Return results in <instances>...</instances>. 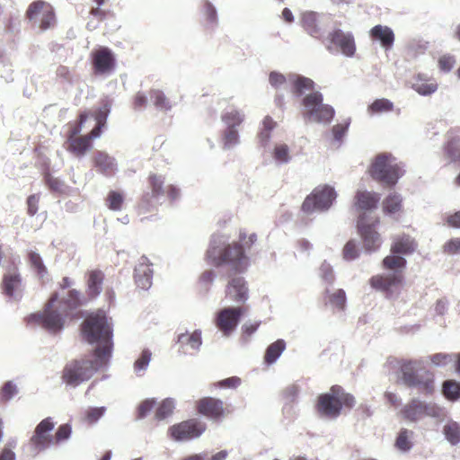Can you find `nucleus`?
Returning <instances> with one entry per match:
<instances>
[{
  "instance_id": "1",
  "label": "nucleus",
  "mask_w": 460,
  "mask_h": 460,
  "mask_svg": "<svg viewBox=\"0 0 460 460\" xmlns=\"http://www.w3.org/2000/svg\"><path fill=\"white\" fill-rule=\"evenodd\" d=\"M84 339L89 343H96L93 350L98 355L111 358L113 350L112 328L105 313L98 311L90 314L81 325Z\"/></svg>"
},
{
  "instance_id": "2",
  "label": "nucleus",
  "mask_w": 460,
  "mask_h": 460,
  "mask_svg": "<svg viewBox=\"0 0 460 460\" xmlns=\"http://www.w3.org/2000/svg\"><path fill=\"white\" fill-rule=\"evenodd\" d=\"M111 358L93 351L91 356L72 359L63 368L61 378L68 385L77 386L91 379L100 369L106 367Z\"/></svg>"
},
{
  "instance_id": "3",
  "label": "nucleus",
  "mask_w": 460,
  "mask_h": 460,
  "mask_svg": "<svg viewBox=\"0 0 460 460\" xmlns=\"http://www.w3.org/2000/svg\"><path fill=\"white\" fill-rule=\"evenodd\" d=\"M55 422L51 417L43 419L34 429L28 441V447L33 455H38L52 446H57L70 438L72 429L67 423L60 425L55 434L52 431Z\"/></svg>"
},
{
  "instance_id": "4",
  "label": "nucleus",
  "mask_w": 460,
  "mask_h": 460,
  "mask_svg": "<svg viewBox=\"0 0 460 460\" xmlns=\"http://www.w3.org/2000/svg\"><path fill=\"white\" fill-rule=\"evenodd\" d=\"M206 261L215 267L228 265L235 272H243L249 264L243 245L238 243L217 244L213 243L206 252Z\"/></svg>"
},
{
  "instance_id": "5",
  "label": "nucleus",
  "mask_w": 460,
  "mask_h": 460,
  "mask_svg": "<svg viewBox=\"0 0 460 460\" xmlns=\"http://www.w3.org/2000/svg\"><path fill=\"white\" fill-rule=\"evenodd\" d=\"M356 404L355 397L338 385H332L328 393L317 397L316 411L324 417L335 419L341 413L342 408L352 409Z\"/></svg>"
},
{
  "instance_id": "6",
  "label": "nucleus",
  "mask_w": 460,
  "mask_h": 460,
  "mask_svg": "<svg viewBox=\"0 0 460 460\" xmlns=\"http://www.w3.org/2000/svg\"><path fill=\"white\" fill-rule=\"evenodd\" d=\"M58 293L51 295L40 312L33 313L24 318L27 325L40 326L50 333L59 332L65 326L66 314L57 305Z\"/></svg>"
},
{
  "instance_id": "7",
  "label": "nucleus",
  "mask_w": 460,
  "mask_h": 460,
  "mask_svg": "<svg viewBox=\"0 0 460 460\" xmlns=\"http://www.w3.org/2000/svg\"><path fill=\"white\" fill-rule=\"evenodd\" d=\"M368 173L373 180L386 187H394L404 171L396 159L388 153L378 154L372 161Z\"/></svg>"
},
{
  "instance_id": "8",
  "label": "nucleus",
  "mask_w": 460,
  "mask_h": 460,
  "mask_svg": "<svg viewBox=\"0 0 460 460\" xmlns=\"http://www.w3.org/2000/svg\"><path fill=\"white\" fill-rule=\"evenodd\" d=\"M25 17L33 26H38L41 31L50 29L56 24L54 8L44 0L31 3L25 12Z\"/></svg>"
},
{
  "instance_id": "9",
  "label": "nucleus",
  "mask_w": 460,
  "mask_h": 460,
  "mask_svg": "<svg viewBox=\"0 0 460 460\" xmlns=\"http://www.w3.org/2000/svg\"><path fill=\"white\" fill-rule=\"evenodd\" d=\"M400 415L407 421L417 422L425 417H441L443 409L434 402L427 403L412 399L401 409Z\"/></svg>"
},
{
  "instance_id": "10",
  "label": "nucleus",
  "mask_w": 460,
  "mask_h": 460,
  "mask_svg": "<svg viewBox=\"0 0 460 460\" xmlns=\"http://www.w3.org/2000/svg\"><path fill=\"white\" fill-rule=\"evenodd\" d=\"M336 198L333 188L330 186L318 187L308 195L302 204L304 212L311 213L314 210L328 209Z\"/></svg>"
},
{
  "instance_id": "11",
  "label": "nucleus",
  "mask_w": 460,
  "mask_h": 460,
  "mask_svg": "<svg viewBox=\"0 0 460 460\" xmlns=\"http://www.w3.org/2000/svg\"><path fill=\"white\" fill-rule=\"evenodd\" d=\"M326 41L325 46L329 51L335 48L347 57H352L356 52L355 39L350 32L334 29L328 33Z\"/></svg>"
},
{
  "instance_id": "12",
  "label": "nucleus",
  "mask_w": 460,
  "mask_h": 460,
  "mask_svg": "<svg viewBox=\"0 0 460 460\" xmlns=\"http://www.w3.org/2000/svg\"><path fill=\"white\" fill-rule=\"evenodd\" d=\"M379 217H376L371 224H367L362 217L358 222V231L362 239L364 249L368 252H376L382 245V238L376 231Z\"/></svg>"
},
{
  "instance_id": "13",
  "label": "nucleus",
  "mask_w": 460,
  "mask_h": 460,
  "mask_svg": "<svg viewBox=\"0 0 460 460\" xmlns=\"http://www.w3.org/2000/svg\"><path fill=\"white\" fill-rule=\"evenodd\" d=\"M196 409L199 414L217 421L231 412L222 400L208 396L197 401Z\"/></svg>"
},
{
  "instance_id": "14",
  "label": "nucleus",
  "mask_w": 460,
  "mask_h": 460,
  "mask_svg": "<svg viewBox=\"0 0 460 460\" xmlns=\"http://www.w3.org/2000/svg\"><path fill=\"white\" fill-rule=\"evenodd\" d=\"M246 309L241 306L223 308L217 313L215 324L225 336H229L237 327Z\"/></svg>"
},
{
  "instance_id": "15",
  "label": "nucleus",
  "mask_w": 460,
  "mask_h": 460,
  "mask_svg": "<svg viewBox=\"0 0 460 460\" xmlns=\"http://www.w3.org/2000/svg\"><path fill=\"white\" fill-rule=\"evenodd\" d=\"M205 429V424L191 419L170 427L169 434L173 439L182 441L199 437Z\"/></svg>"
},
{
  "instance_id": "16",
  "label": "nucleus",
  "mask_w": 460,
  "mask_h": 460,
  "mask_svg": "<svg viewBox=\"0 0 460 460\" xmlns=\"http://www.w3.org/2000/svg\"><path fill=\"white\" fill-rule=\"evenodd\" d=\"M404 276L401 271L390 274H376L370 278V286L378 291L385 293L387 296H392L394 289L399 288L403 282Z\"/></svg>"
},
{
  "instance_id": "17",
  "label": "nucleus",
  "mask_w": 460,
  "mask_h": 460,
  "mask_svg": "<svg viewBox=\"0 0 460 460\" xmlns=\"http://www.w3.org/2000/svg\"><path fill=\"white\" fill-rule=\"evenodd\" d=\"M92 64L95 75L111 73L115 67V58L107 47H100L92 52Z\"/></svg>"
},
{
  "instance_id": "18",
  "label": "nucleus",
  "mask_w": 460,
  "mask_h": 460,
  "mask_svg": "<svg viewBox=\"0 0 460 460\" xmlns=\"http://www.w3.org/2000/svg\"><path fill=\"white\" fill-rule=\"evenodd\" d=\"M1 288L3 293L15 300L22 296V279L16 267L5 272L3 276Z\"/></svg>"
},
{
  "instance_id": "19",
  "label": "nucleus",
  "mask_w": 460,
  "mask_h": 460,
  "mask_svg": "<svg viewBox=\"0 0 460 460\" xmlns=\"http://www.w3.org/2000/svg\"><path fill=\"white\" fill-rule=\"evenodd\" d=\"M99 128H93L90 133L76 137L66 142V150L77 157L84 156L93 147V140L99 137Z\"/></svg>"
},
{
  "instance_id": "20",
  "label": "nucleus",
  "mask_w": 460,
  "mask_h": 460,
  "mask_svg": "<svg viewBox=\"0 0 460 460\" xmlns=\"http://www.w3.org/2000/svg\"><path fill=\"white\" fill-rule=\"evenodd\" d=\"M226 296L235 303H245L249 297V289L244 278H231L226 288Z\"/></svg>"
},
{
  "instance_id": "21",
  "label": "nucleus",
  "mask_w": 460,
  "mask_h": 460,
  "mask_svg": "<svg viewBox=\"0 0 460 460\" xmlns=\"http://www.w3.org/2000/svg\"><path fill=\"white\" fill-rule=\"evenodd\" d=\"M105 279L104 272L100 269H92L85 273V293L88 299L96 298L102 291Z\"/></svg>"
},
{
  "instance_id": "22",
  "label": "nucleus",
  "mask_w": 460,
  "mask_h": 460,
  "mask_svg": "<svg viewBox=\"0 0 460 460\" xmlns=\"http://www.w3.org/2000/svg\"><path fill=\"white\" fill-rule=\"evenodd\" d=\"M151 265L148 258L142 256L135 268V282L141 289L146 290L152 285L153 270L151 269Z\"/></svg>"
},
{
  "instance_id": "23",
  "label": "nucleus",
  "mask_w": 460,
  "mask_h": 460,
  "mask_svg": "<svg viewBox=\"0 0 460 460\" xmlns=\"http://www.w3.org/2000/svg\"><path fill=\"white\" fill-rule=\"evenodd\" d=\"M443 149L452 162H460V127L448 130Z\"/></svg>"
},
{
  "instance_id": "24",
  "label": "nucleus",
  "mask_w": 460,
  "mask_h": 460,
  "mask_svg": "<svg viewBox=\"0 0 460 460\" xmlns=\"http://www.w3.org/2000/svg\"><path fill=\"white\" fill-rule=\"evenodd\" d=\"M369 36L373 40L379 41L381 46L389 50L393 48L395 36L393 30L385 25H376L369 31Z\"/></svg>"
},
{
  "instance_id": "25",
  "label": "nucleus",
  "mask_w": 460,
  "mask_h": 460,
  "mask_svg": "<svg viewBox=\"0 0 460 460\" xmlns=\"http://www.w3.org/2000/svg\"><path fill=\"white\" fill-rule=\"evenodd\" d=\"M417 243L409 234H402L396 235L393 238V243L391 245V253L408 255L416 250Z\"/></svg>"
},
{
  "instance_id": "26",
  "label": "nucleus",
  "mask_w": 460,
  "mask_h": 460,
  "mask_svg": "<svg viewBox=\"0 0 460 460\" xmlns=\"http://www.w3.org/2000/svg\"><path fill=\"white\" fill-rule=\"evenodd\" d=\"M84 305L80 291L76 289L68 290L66 296L57 300V305L63 314L70 316L72 312Z\"/></svg>"
},
{
  "instance_id": "27",
  "label": "nucleus",
  "mask_w": 460,
  "mask_h": 460,
  "mask_svg": "<svg viewBox=\"0 0 460 460\" xmlns=\"http://www.w3.org/2000/svg\"><path fill=\"white\" fill-rule=\"evenodd\" d=\"M380 196L367 190H358L354 197V206L358 210H372L376 208Z\"/></svg>"
},
{
  "instance_id": "28",
  "label": "nucleus",
  "mask_w": 460,
  "mask_h": 460,
  "mask_svg": "<svg viewBox=\"0 0 460 460\" xmlns=\"http://www.w3.org/2000/svg\"><path fill=\"white\" fill-rule=\"evenodd\" d=\"M93 162L97 171L107 177L113 175L116 171L114 158L105 152H95L93 157Z\"/></svg>"
},
{
  "instance_id": "29",
  "label": "nucleus",
  "mask_w": 460,
  "mask_h": 460,
  "mask_svg": "<svg viewBox=\"0 0 460 460\" xmlns=\"http://www.w3.org/2000/svg\"><path fill=\"white\" fill-rule=\"evenodd\" d=\"M413 384H410L409 387H416L420 394L424 395H430L435 390L434 375L424 370L422 373L417 375L412 380Z\"/></svg>"
},
{
  "instance_id": "30",
  "label": "nucleus",
  "mask_w": 460,
  "mask_h": 460,
  "mask_svg": "<svg viewBox=\"0 0 460 460\" xmlns=\"http://www.w3.org/2000/svg\"><path fill=\"white\" fill-rule=\"evenodd\" d=\"M304 116L316 122H330L334 116V110L329 104H324L323 102L319 106L304 112Z\"/></svg>"
},
{
  "instance_id": "31",
  "label": "nucleus",
  "mask_w": 460,
  "mask_h": 460,
  "mask_svg": "<svg viewBox=\"0 0 460 460\" xmlns=\"http://www.w3.org/2000/svg\"><path fill=\"white\" fill-rule=\"evenodd\" d=\"M303 29L312 37L320 39L322 31L319 26L318 14L315 12H305L301 16Z\"/></svg>"
},
{
  "instance_id": "32",
  "label": "nucleus",
  "mask_w": 460,
  "mask_h": 460,
  "mask_svg": "<svg viewBox=\"0 0 460 460\" xmlns=\"http://www.w3.org/2000/svg\"><path fill=\"white\" fill-rule=\"evenodd\" d=\"M412 88L420 94L428 95L437 91L438 84L426 75L418 74L413 78Z\"/></svg>"
},
{
  "instance_id": "33",
  "label": "nucleus",
  "mask_w": 460,
  "mask_h": 460,
  "mask_svg": "<svg viewBox=\"0 0 460 460\" xmlns=\"http://www.w3.org/2000/svg\"><path fill=\"white\" fill-rule=\"evenodd\" d=\"M289 81L291 84V92L296 97L302 96L307 91H311L312 93L315 85L312 79L302 75H293L289 78Z\"/></svg>"
},
{
  "instance_id": "34",
  "label": "nucleus",
  "mask_w": 460,
  "mask_h": 460,
  "mask_svg": "<svg viewBox=\"0 0 460 460\" xmlns=\"http://www.w3.org/2000/svg\"><path fill=\"white\" fill-rule=\"evenodd\" d=\"M89 113L87 111H83L79 114L78 119L76 120L69 121L66 127V142L69 140L79 137L80 132L82 131L83 125L86 121Z\"/></svg>"
},
{
  "instance_id": "35",
  "label": "nucleus",
  "mask_w": 460,
  "mask_h": 460,
  "mask_svg": "<svg viewBox=\"0 0 460 460\" xmlns=\"http://www.w3.org/2000/svg\"><path fill=\"white\" fill-rule=\"evenodd\" d=\"M406 260L400 256V254H391L385 256L382 261V267L385 270L401 271L403 274V270L406 267Z\"/></svg>"
},
{
  "instance_id": "36",
  "label": "nucleus",
  "mask_w": 460,
  "mask_h": 460,
  "mask_svg": "<svg viewBox=\"0 0 460 460\" xmlns=\"http://www.w3.org/2000/svg\"><path fill=\"white\" fill-rule=\"evenodd\" d=\"M285 349L286 343L283 340H278L274 341L267 348L264 355V361L268 365L274 363L282 354Z\"/></svg>"
},
{
  "instance_id": "37",
  "label": "nucleus",
  "mask_w": 460,
  "mask_h": 460,
  "mask_svg": "<svg viewBox=\"0 0 460 460\" xmlns=\"http://www.w3.org/2000/svg\"><path fill=\"white\" fill-rule=\"evenodd\" d=\"M402 197L397 193L389 194L383 201V210L386 214H394L402 208Z\"/></svg>"
},
{
  "instance_id": "38",
  "label": "nucleus",
  "mask_w": 460,
  "mask_h": 460,
  "mask_svg": "<svg viewBox=\"0 0 460 460\" xmlns=\"http://www.w3.org/2000/svg\"><path fill=\"white\" fill-rule=\"evenodd\" d=\"M443 433L451 445L460 443V424L456 421H449L443 428Z\"/></svg>"
},
{
  "instance_id": "39",
  "label": "nucleus",
  "mask_w": 460,
  "mask_h": 460,
  "mask_svg": "<svg viewBox=\"0 0 460 460\" xmlns=\"http://www.w3.org/2000/svg\"><path fill=\"white\" fill-rule=\"evenodd\" d=\"M393 110L394 103L385 98L375 100L367 108V111L371 115L389 112Z\"/></svg>"
},
{
  "instance_id": "40",
  "label": "nucleus",
  "mask_w": 460,
  "mask_h": 460,
  "mask_svg": "<svg viewBox=\"0 0 460 460\" xmlns=\"http://www.w3.org/2000/svg\"><path fill=\"white\" fill-rule=\"evenodd\" d=\"M443 394L450 401H456L460 398V383L455 380H447L443 383Z\"/></svg>"
},
{
  "instance_id": "41",
  "label": "nucleus",
  "mask_w": 460,
  "mask_h": 460,
  "mask_svg": "<svg viewBox=\"0 0 460 460\" xmlns=\"http://www.w3.org/2000/svg\"><path fill=\"white\" fill-rule=\"evenodd\" d=\"M105 203L109 209L119 211L124 204V196L121 192L111 190L105 199Z\"/></svg>"
},
{
  "instance_id": "42",
  "label": "nucleus",
  "mask_w": 460,
  "mask_h": 460,
  "mask_svg": "<svg viewBox=\"0 0 460 460\" xmlns=\"http://www.w3.org/2000/svg\"><path fill=\"white\" fill-rule=\"evenodd\" d=\"M412 435V431L408 430L407 429H402L396 438L395 447L401 451H409L412 447V443L411 441Z\"/></svg>"
},
{
  "instance_id": "43",
  "label": "nucleus",
  "mask_w": 460,
  "mask_h": 460,
  "mask_svg": "<svg viewBox=\"0 0 460 460\" xmlns=\"http://www.w3.org/2000/svg\"><path fill=\"white\" fill-rule=\"evenodd\" d=\"M323 101V94L318 91H313L306 94L301 102V104L305 109L304 112H307L309 110H313L314 107L319 106Z\"/></svg>"
},
{
  "instance_id": "44",
  "label": "nucleus",
  "mask_w": 460,
  "mask_h": 460,
  "mask_svg": "<svg viewBox=\"0 0 460 460\" xmlns=\"http://www.w3.org/2000/svg\"><path fill=\"white\" fill-rule=\"evenodd\" d=\"M244 119V115L237 110H231L222 115V120L227 125V128H235L241 125Z\"/></svg>"
},
{
  "instance_id": "45",
  "label": "nucleus",
  "mask_w": 460,
  "mask_h": 460,
  "mask_svg": "<svg viewBox=\"0 0 460 460\" xmlns=\"http://www.w3.org/2000/svg\"><path fill=\"white\" fill-rule=\"evenodd\" d=\"M174 410V403L172 399H164L157 407L155 418L157 420H163L172 414Z\"/></svg>"
},
{
  "instance_id": "46",
  "label": "nucleus",
  "mask_w": 460,
  "mask_h": 460,
  "mask_svg": "<svg viewBox=\"0 0 460 460\" xmlns=\"http://www.w3.org/2000/svg\"><path fill=\"white\" fill-rule=\"evenodd\" d=\"M416 362L415 361H404L401 365V371L402 374L403 383L408 386L410 384H413L412 380L419 375L415 372Z\"/></svg>"
},
{
  "instance_id": "47",
  "label": "nucleus",
  "mask_w": 460,
  "mask_h": 460,
  "mask_svg": "<svg viewBox=\"0 0 460 460\" xmlns=\"http://www.w3.org/2000/svg\"><path fill=\"white\" fill-rule=\"evenodd\" d=\"M149 186L151 188L152 198H157L164 194V179L155 173L150 174L148 177Z\"/></svg>"
},
{
  "instance_id": "48",
  "label": "nucleus",
  "mask_w": 460,
  "mask_h": 460,
  "mask_svg": "<svg viewBox=\"0 0 460 460\" xmlns=\"http://www.w3.org/2000/svg\"><path fill=\"white\" fill-rule=\"evenodd\" d=\"M149 95L157 109L167 111L171 108L168 99L162 91L153 89L149 92Z\"/></svg>"
},
{
  "instance_id": "49",
  "label": "nucleus",
  "mask_w": 460,
  "mask_h": 460,
  "mask_svg": "<svg viewBox=\"0 0 460 460\" xmlns=\"http://www.w3.org/2000/svg\"><path fill=\"white\" fill-rule=\"evenodd\" d=\"M28 261L38 275L43 277L47 273V268L40 255L33 251L28 252Z\"/></svg>"
},
{
  "instance_id": "50",
  "label": "nucleus",
  "mask_w": 460,
  "mask_h": 460,
  "mask_svg": "<svg viewBox=\"0 0 460 460\" xmlns=\"http://www.w3.org/2000/svg\"><path fill=\"white\" fill-rule=\"evenodd\" d=\"M152 353L149 349H144L139 358L134 363V371L137 376H142L151 360Z\"/></svg>"
},
{
  "instance_id": "51",
  "label": "nucleus",
  "mask_w": 460,
  "mask_h": 460,
  "mask_svg": "<svg viewBox=\"0 0 460 460\" xmlns=\"http://www.w3.org/2000/svg\"><path fill=\"white\" fill-rule=\"evenodd\" d=\"M272 155L275 161L279 164H286L290 160L289 148L286 144L276 145Z\"/></svg>"
},
{
  "instance_id": "52",
  "label": "nucleus",
  "mask_w": 460,
  "mask_h": 460,
  "mask_svg": "<svg viewBox=\"0 0 460 460\" xmlns=\"http://www.w3.org/2000/svg\"><path fill=\"white\" fill-rule=\"evenodd\" d=\"M179 342L182 345H189L192 349H198L201 344V335L199 332L191 334H181L179 337Z\"/></svg>"
},
{
  "instance_id": "53",
  "label": "nucleus",
  "mask_w": 460,
  "mask_h": 460,
  "mask_svg": "<svg viewBox=\"0 0 460 460\" xmlns=\"http://www.w3.org/2000/svg\"><path fill=\"white\" fill-rule=\"evenodd\" d=\"M18 393L16 385L12 381H7L0 389V403H5Z\"/></svg>"
},
{
  "instance_id": "54",
  "label": "nucleus",
  "mask_w": 460,
  "mask_h": 460,
  "mask_svg": "<svg viewBox=\"0 0 460 460\" xmlns=\"http://www.w3.org/2000/svg\"><path fill=\"white\" fill-rule=\"evenodd\" d=\"M45 182L49 190L54 192L63 193L65 191L64 182L58 178L53 177L49 173L45 175Z\"/></svg>"
},
{
  "instance_id": "55",
  "label": "nucleus",
  "mask_w": 460,
  "mask_h": 460,
  "mask_svg": "<svg viewBox=\"0 0 460 460\" xmlns=\"http://www.w3.org/2000/svg\"><path fill=\"white\" fill-rule=\"evenodd\" d=\"M329 302L336 308L342 310L346 303V295L344 290L338 289L329 296Z\"/></svg>"
},
{
  "instance_id": "56",
  "label": "nucleus",
  "mask_w": 460,
  "mask_h": 460,
  "mask_svg": "<svg viewBox=\"0 0 460 460\" xmlns=\"http://www.w3.org/2000/svg\"><path fill=\"white\" fill-rule=\"evenodd\" d=\"M442 249L443 252L448 255L460 254V237L449 239L444 243Z\"/></svg>"
},
{
  "instance_id": "57",
  "label": "nucleus",
  "mask_w": 460,
  "mask_h": 460,
  "mask_svg": "<svg viewBox=\"0 0 460 460\" xmlns=\"http://www.w3.org/2000/svg\"><path fill=\"white\" fill-rule=\"evenodd\" d=\"M238 140L239 136L237 130L233 128H227L223 137L224 147L229 148L233 146L238 143Z\"/></svg>"
},
{
  "instance_id": "58",
  "label": "nucleus",
  "mask_w": 460,
  "mask_h": 460,
  "mask_svg": "<svg viewBox=\"0 0 460 460\" xmlns=\"http://www.w3.org/2000/svg\"><path fill=\"white\" fill-rule=\"evenodd\" d=\"M216 278V273L212 270H204L199 277V284L205 290H209L214 279Z\"/></svg>"
},
{
  "instance_id": "59",
  "label": "nucleus",
  "mask_w": 460,
  "mask_h": 460,
  "mask_svg": "<svg viewBox=\"0 0 460 460\" xmlns=\"http://www.w3.org/2000/svg\"><path fill=\"white\" fill-rule=\"evenodd\" d=\"M155 405V399H146L138 405L137 407V419H143L151 412Z\"/></svg>"
},
{
  "instance_id": "60",
  "label": "nucleus",
  "mask_w": 460,
  "mask_h": 460,
  "mask_svg": "<svg viewBox=\"0 0 460 460\" xmlns=\"http://www.w3.org/2000/svg\"><path fill=\"white\" fill-rule=\"evenodd\" d=\"M359 255L357 244L354 241H349L343 248V258L347 261H352Z\"/></svg>"
},
{
  "instance_id": "61",
  "label": "nucleus",
  "mask_w": 460,
  "mask_h": 460,
  "mask_svg": "<svg viewBox=\"0 0 460 460\" xmlns=\"http://www.w3.org/2000/svg\"><path fill=\"white\" fill-rule=\"evenodd\" d=\"M241 385V379L237 376H231L215 384L219 388H236Z\"/></svg>"
},
{
  "instance_id": "62",
  "label": "nucleus",
  "mask_w": 460,
  "mask_h": 460,
  "mask_svg": "<svg viewBox=\"0 0 460 460\" xmlns=\"http://www.w3.org/2000/svg\"><path fill=\"white\" fill-rule=\"evenodd\" d=\"M455 63V58L451 56H443L438 59V66L440 70L444 72L450 71L453 68Z\"/></svg>"
},
{
  "instance_id": "63",
  "label": "nucleus",
  "mask_w": 460,
  "mask_h": 460,
  "mask_svg": "<svg viewBox=\"0 0 460 460\" xmlns=\"http://www.w3.org/2000/svg\"><path fill=\"white\" fill-rule=\"evenodd\" d=\"M270 84L274 87L278 88L286 84L287 79L284 75L278 72H271L269 75Z\"/></svg>"
},
{
  "instance_id": "64",
  "label": "nucleus",
  "mask_w": 460,
  "mask_h": 460,
  "mask_svg": "<svg viewBox=\"0 0 460 460\" xmlns=\"http://www.w3.org/2000/svg\"><path fill=\"white\" fill-rule=\"evenodd\" d=\"M445 222L449 227L460 229V210L448 215Z\"/></svg>"
}]
</instances>
